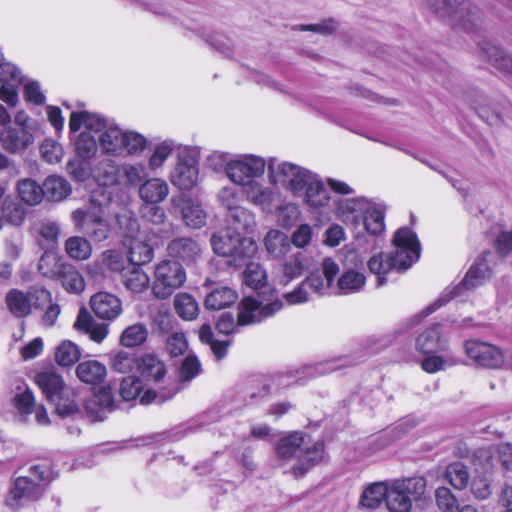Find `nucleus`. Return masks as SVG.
<instances>
[{
    "label": "nucleus",
    "instance_id": "44",
    "mask_svg": "<svg viewBox=\"0 0 512 512\" xmlns=\"http://www.w3.org/2000/svg\"><path fill=\"white\" fill-rule=\"evenodd\" d=\"M65 251L74 260H87L92 253L90 242L81 236H71L65 241Z\"/></svg>",
    "mask_w": 512,
    "mask_h": 512
},
{
    "label": "nucleus",
    "instance_id": "23",
    "mask_svg": "<svg viewBox=\"0 0 512 512\" xmlns=\"http://www.w3.org/2000/svg\"><path fill=\"white\" fill-rule=\"evenodd\" d=\"M232 250L227 263L229 266L240 268L251 262V259L257 254L258 246L253 238L239 235Z\"/></svg>",
    "mask_w": 512,
    "mask_h": 512
},
{
    "label": "nucleus",
    "instance_id": "32",
    "mask_svg": "<svg viewBox=\"0 0 512 512\" xmlns=\"http://www.w3.org/2000/svg\"><path fill=\"white\" fill-rule=\"evenodd\" d=\"M76 375L84 383L100 384L106 377V367L97 360L82 361L76 367Z\"/></svg>",
    "mask_w": 512,
    "mask_h": 512
},
{
    "label": "nucleus",
    "instance_id": "16",
    "mask_svg": "<svg viewBox=\"0 0 512 512\" xmlns=\"http://www.w3.org/2000/svg\"><path fill=\"white\" fill-rule=\"evenodd\" d=\"M202 252V245L192 237H177L167 245L168 255L186 265L196 263L201 258Z\"/></svg>",
    "mask_w": 512,
    "mask_h": 512
},
{
    "label": "nucleus",
    "instance_id": "39",
    "mask_svg": "<svg viewBox=\"0 0 512 512\" xmlns=\"http://www.w3.org/2000/svg\"><path fill=\"white\" fill-rule=\"evenodd\" d=\"M174 309L177 315L186 321H191L199 315V305L196 299L188 293H178L174 297Z\"/></svg>",
    "mask_w": 512,
    "mask_h": 512
},
{
    "label": "nucleus",
    "instance_id": "50",
    "mask_svg": "<svg viewBox=\"0 0 512 512\" xmlns=\"http://www.w3.org/2000/svg\"><path fill=\"white\" fill-rule=\"evenodd\" d=\"M407 494L411 501H417L422 498L426 491V479L423 477H411L395 481Z\"/></svg>",
    "mask_w": 512,
    "mask_h": 512
},
{
    "label": "nucleus",
    "instance_id": "56",
    "mask_svg": "<svg viewBox=\"0 0 512 512\" xmlns=\"http://www.w3.org/2000/svg\"><path fill=\"white\" fill-rule=\"evenodd\" d=\"M361 220L366 231L372 235H378L384 230V214L379 209L370 207Z\"/></svg>",
    "mask_w": 512,
    "mask_h": 512
},
{
    "label": "nucleus",
    "instance_id": "27",
    "mask_svg": "<svg viewBox=\"0 0 512 512\" xmlns=\"http://www.w3.org/2000/svg\"><path fill=\"white\" fill-rule=\"evenodd\" d=\"M237 298L238 294L234 289L216 285L207 294L204 305L208 310H220L234 304Z\"/></svg>",
    "mask_w": 512,
    "mask_h": 512
},
{
    "label": "nucleus",
    "instance_id": "22",
    "mask_svg": "<svg viewBox=\"0 0 512 512\" xmlns=\"http://www.w3.org/2000/svg\"><path fill=\"white\" fill-rule=\"evenodd\" d=\"M482 57L505 76L512 77V53L492 43L481 46Z\"/></svg>",
    "mask_w": 512,
    "mask_h": 512
},
{
    "label": "nucleus",
    "instance_id": "19",
    "mask_svg": "<svg viewBox=\"0 0 512 512\" xmlns=\"http://www.w3.org/2000/svg\"><path fill=\"white\" fill-rule=\"evenodd\" d=\"M91 309L96 316L105 320H113L122 312L119 298L108 292H99L90 299Z\"/></svg>",
    "mask_w": 512,
    "mask_h": 512
},
{
    "label": "nucleus",
    "instance_id": "62",
    "mask_svg": "<svg viewBox=\"0 0 512 512\" xmlns=\"http://www.w3.org/2000/svg\"><path fill=\"white\" fill-rule=\"evenodd\" d=\"M146 145L147 140L141 134L124 131L123 151L131 155L138 154L146 148Z\"/></svg>",
    "mask_w": 512,
    "mask_h": 512
},
{
    "label": "nucleus",
    "instance_id": "11",
    "mask_svg": "<svg viewBox=\"0 0 512 512\" xmlns=\"http://www.w3.org/2000/svg\"><path fill=\"white\" fill-rule=\"evenodd\" d=\"M494 254L492 252H484L482 256L470 267L465 277L451 291V298L461 294L462 290H472L482 285L488 279L494 267Z\"/></svg>",
    "mask_w": 512,
    "mask_h": 512
},
{
    "label": "nucleus",
    "instance_id": "33",
    "mask_svg": "<svg viewBox=\"0 0 512 512\" xmlns=\"http://www.w3.org/2000/svg\"><path fill=\"white\" fill-rule=\"evenodd\" d=\"M366 277L363 273L353 269L345 271L335 284V294L348 295L357 293L364 287Z\"/></svg>",
    "mask_w": 512,
    "mask_h": 512
},
{
    "label": "nucleus",
    "instance_id": "5",
    "mask_svg": "<svg viewBox=\"0 0 512 512\" xmlns=\"http://www.w3.org/2000/svg\"><path fill=\"white\" fill-rule=\"evenodd\" d=\"M425 4L438 18L468 32L483 22L480 9L470 0H425Z\"/></svg>",
    "mask_w": 512,
    "mask_h": 512
},
{
    "label": "nucleus",
    "instance_id": "59",
    "mask_svg": "<svg viewBox=\"0 0 512 512\" xmlns=\"http://www.w3.org/2000/svg\"><path fill=\"white\" fill-rule=\"evenodd\" d=\"M0 82L2 85L18 86L22 82L19 69L14 64L1 60Z\"/></svg>",
    "mask_w": 512,
    "mask_h": 512
},
{
    "label": "nucleus",
    "instance_id": "42",
    "mask_svg": "<svg viewBox=\"0 0 512 512\" xmlns=\"http://www.w3.org/2000/svg\"><path fill=\"white\" fill-rule=\"evenodd\" d=\"M386 506L390 512H409L412 508V501L395 481L389 487Z\"/></svg>",
    "mask_w": 512,
    "mask_h": 512
},
{
    "label": "nucleus",
    "instance_id": "58",
    "mask_svg": "<svg viewBox=\"0 0 512 512\" xmlns=\"http://www.w3.org/2000/svg\"><path fill=\"white\" fill-rule=\"evenodd\" d=\"M122 174L130 185H141L147 180L148 172L144 164H124L121 168Z\"/></svg>",
    "mask_w": 512,
    "mask_h": 512
},
{
    "label": "nucleus",
    "instance_id": "24",
    "mask_svg": "<svg viewBox=\"0 0 512 512\" xmlns=\"http://www.w3.org/2000/svg\"><path fill=\"white\" fill-rule=\"evenodd\" d=\"M416 347L427 355L445 350L447 340L441 335L440 325H434L423 331L416 340Z\"/></svg>",
    "mask_w": 512,
    "mask_h": 512
},
{
    "label": "nucleus",
    "instance_id": "1",
    "mask_svg": "<svg viewBox=\"0 0 512 512\" xmlns=\"http://www.w3.org/2000/svg\"><path fill=\"white\" fill-rule=\"evenodd\" d=\"M395 250L392 253L373 255L367 265L371 273L377 275V286L386 283L385 275L392 271H405L420 257V243L416 234L407 227L396 231L393 237Z\"/></svg>",
    "mask_w": 512,
    "mask_h": 512
},
{
    "label": "nucleus",
    "instance_id": "10",
    "mask_svg": "<svg viewBox=\"0 0 512 512\" xmlns=\"http://www.w3.org/2000/svg\"><path fill=\"white\" fill-rule=\"evenodd\" d=\"M266 163L263 158L247 155L230 161L228 178L237 185L247 184L260 178L265 171Z\"/></svg>",
    "mask_w": 512,
    "mask_h": 512
},
{
    "label": "nucleus",
    "instance_id": "53",
    "mask_svg": "<svg viewBox=\"0 0 512 512\" xmlns=\"http://www.w3.org/2000/svg\"><path fill=\"white\" fill-rule=\"evenodd\" d=\"M245 266L243 278L246 285L256 289L266 284L267 274L259 263L251 261Z\"/></svg>",
    "mask_w": 512,
    "mask_h": 512
},
{
    "label": "nucleus",
    "instance_id": "40",
    "mask_svg": "<svg viewBox=\"0 0 512 512\" xmlns=\"http://www.w3.org/2000/svg\"><path fill=\"white\" fill-rule=\"evenodd\" d=\"M370 203L364 197L347 199L340 204L339 210L346 221L357 224L370 208Z\"/></svg>",
    "mask_w": 512,
    "mask_h": 512
},
{
    "label": "nucleus",
    "instance_id": "9",
    "mask_svg": "<svg viewBox=\"0 0 512 512\" xmlns=\"http://www.w3.org/2000/svg\"><path fill=\"white\" fill-rule=\"evenodd\" d=\"M52 301L50 291L43 287H31L27 292L18 289L10 290L5 296L8 311L17 318H25L32 309H44Z\"/></svg>",
    "mask_w": 512,
    "mask_h": 512
},
{
    "label": "nucleus",
    "instance_id": "52",
    "mask_svg": "<svg viewBox=\"0 0 512 512\" xmlns=\"http://www.w3.org/2000/svg\"><path fill=\"white\" fill-rule=\"evenodd\" d=\"M61 279L63 287L72 293H80L84 289V280L82 275L71 265H66L58 276Z\"/></svg>",
    "mask_w": 512,
    "mask_h": 512
},
{
    "label": "nucleus",
    "instance_id": "18",
    "mask_svg": "<svg viewBox=\"0 0 512 512\" xmlns=\"http://www.w3.org/2000/svg\"><path fill=\"white\" fill-rule=\"evenodd\" d=\"M123 244L127 248L130 264L145 265L152 261L154 249L140 233L137 235H126Z\"/></svg>",
    "mask_w": 512,
    "mask_h": 512
},
{
    "label": "nucleus",
    "instance_id": "12",
    "mask_svg": "<svg viewBox=\"0 0 512 512\" xmlns=\"http://www.w3.org/2000/svg\"><path fill=\"white\" fill-rule=\"evenodd\" d=\"M465 352L471 360L484 368L499 369L505 363L503 352L487 342L469 340L465 343Z\"/></svg>",
    "mask_w": 512,
    "mask_h": 512
},
{
    "label": "nucleus",
    "instance_id": "36",
    "mask_svg": "<svg viewBox=\"0 0 512 512\" xmlns=\"http://www.w3.org/2000/svg\"><path fill=\"white\" fill-rule=\"evenodd\" d=\"M44 197L52 201H61L71 194L69 182L57 175L48 176L43 183Z\"/></svg>",
    "mask_w": 512,
    "mask_h": 512
},
{
    "label": "nucleus",
    "instance_id": "61",
    "mask_svg": "<svg viewBox=\"0 0 512 512\" xmlns=\"http://www.w3.org/2000/svg\"><path fill=\"white\" fill-rule=\"evenodd\" d=\"M270 393V386L267 379L263 377H253L249 380L246 387V395L251 401H256L267 396Z\"/></svg>",
    "mask_w": 512,
    "mask_h": 512
},
{
    "label": "nucleus",
    "instance_id": "15",
    "mask_svg": "<svg viewBox=\"0 0 512 512\" xmlns=\"http://www.w3.org/2000/svg\"><path fill=\"white\" fill-rule=\"evenodd\" d=\"M339 273L338 264L331 258L322 261V274L313 272L305 279V285L318 295L335 294L334 278Z\"/></svg>",
    "mask_w": 512,
    "mask_h": 512
},
{
    "label": "nucleus",
    "instance_id": "34",
    "mask_svg": "<svg viewBox=\"0 0 512 512\" xmlns=\"http://www.w3.org/2000/svg\"><path fill=\"white\" fill-rule=\"evenodd\" d=\"M124 131L117 126H109L99 136V146L106 154L119 155L123 152Z\"/></svg>",
    "mask_w": 512,
    "mask_h": 512
},
{
    "label": "nucleus",
    "instance_id": "8",
    "mask_svg": "<svg viewBox=\"0 0 512 512\" xmlns=\"http://www.w3.org/2000/svg\"><path fill=\"white\" fill-rule=\"evenodd\" d=\"M268 175L272 184L281 185L297 195L304 190L314 174L299 165L290 162L276 163L275 159H270Z\"/></svg>",
    "mask_w": 512,
    "mask_h": 512
},
{
    "label": "nucleus",
    "instance_id": "48",
    "mask_svg": "<svg viewBox=\"0 0 512 512\" xmlns=\"http://www.w3.org/2000/svg\"><path fill=\"white\" fill-rule=\"evenodd\" d=\"M228 216L235 229L253 233L257 226L255 215L246 208L234 209Z\"/></svg>",
    "mask_w": 512,
    "mask_h": 512
},
{
    "label": "nucleus",
    "instance_id": "45",
    "mask_svg": "<svg viewBox=\"0 0 512 512\" xmlns=\"http://www.w3.org/2000/svg\"><path fill=\"white\" fill-rule=\"evenodd\" d=\"M445 478L455 489L463 490L469 484V469L462 462H454L447 466Z\"/></svg>",
    "mask_w": 512,
    "mask_h": 512
},
{
    "label": "nucleus",
    "instance_id": "17",
    "mask_svg": "<svg viewBox=\"0 0 512 512\" xmlns=\"http://www.w3.org/2000/svg\"><path fill=\"white\" fill-rule=\"evenodd\" d=\"M34 142V137L26 128L6 127L0 133L2 148L10 153L17 154Z\"/></svg>",
    "mask_w": 512,
    "mask_h": 512
},
{
    "label": "nucleus",
    "instance_id": "13",
    "mask_svg": "<svg viewBox=\"0 0 512 512\" xmlns=\"http://www.w3.org/2000/svg\"><path fill=\"white\" fill-rule=\"evenodd\" d=\"M173 208L181 213L184 224L191 229H201L207 223L208 214L202 204L191 197L173 196L170 200Z\"/></svg>",
    "mask_w": 512,
    "mask_h": 512
},
{
    "label": "nucleus",
    "instance_id": "47",
    "mask_svg": "<svg viewBox=\"0 0 512 512\" xmlns=\"http://www.w3.org/2000/svg\"><path fill=\"white\" fill-rule=\"evenodd\" d=\"M239 234H232L228 231L213 234L211 237V245L213 251L219 256L228 258L233 252L234 244Z\"/></svg>",
    "mask_w": 512,
    "mask_h": 512
},
{
    "label": "nucleus",
    "instance_id": "63",
    "mask_svg": "<svg viewBox=\"0 0 512 512\" xmlns=\"http://www.w3.org/2000/svg\"><path fill=\"white\" fill-rule=\"evenodd\" d=\"M158 203H145L140 209L141 217L153 226L161 224L166 220V214Z\"/></svg>",
    "mask_w": 512,
    "mask_h": 512
},
{
    "label": "nucleus",
    "instance_id": "55",
    "mask_svg": "<svg viewBox=\"0 0 512 512\" xmlns=\"http://www.w3.org/2000/svg\"><path fill=\"white\" fill-rule=\"evenodd\" d=\"M76 151L80 158L90 159L97 152V141L89 132H82L79 134L76 143Z\"/></svg>",
    "mask_w": 512,
    "mask_h": 512
},
{
    "label": "nucleus",
    "instance_id": "49",
    "mask_svg": "<svg viewBox=\"0 0 512 512\" xmlns=\"http://www.w3.org/2000/svg\"><path fill=\"white\" fill-rule=\"evenodd\" d=\"M81 356L79 347L73 342L63 341L56 349L55 359L61 366H71L76 363Z\"/></svg>",
    "mask_w": 512,
    "mask_h": 512
},
{
    "label": "nucleus",
    "instance_id": "43",
    "mask_svg": "<svg viewBox=\"0 0 512 512\" xmlns=\"http://www.w3.org/2000/svg\"><path fill=\"white\" fill-rule=\"evenodd\" d=\"M65 267L61 258L51 251L44 252L38 262L39 272L50 279L58 278Z\"/></svg>",
    "mask_w": 512,
    "mask_h": 512
},
{
    "label": "nucleus",
    "instance_id": "64",
    "mask_svg": "<svg viewBox=\"0 0 512 512\" xmlns=\"http://www.w3.org/2000/svg\"><path fill=\"white\" fill-rule=\"evenodd\" d=\"M111 365L119 373H128L137 366V359L129 352L119 351L113 356Z\"/></svg>",
    "mask_w": 512,
    "mask_h": 512
},
{
    "label": "nucleus",
    "instance_id": "46",
    "mask_svg": "<svg viewBox=\"0 0 512 512\" xmlns=\"http://www.w3.org/2000/svg\"><path fill=\"white\" fill-rule=\"evenodd\" d=\"M148 338V329L142 323H136L123 330L120 343L127 348H133L145 343Z\"/></svg>",
    "mask_w": 512,
    "mask_h": 512
},
{
    "label": "nucleus",
    "instance_id": "26",
    "mask_svg": "<svg viewBox=\"0 0 512 512\" xmlns=\"http://www.w3.org/2000/svg\"><path fill=\"white\" fill-rule=\"evenodd\" d=\"M35 380L49 401H54L56 396L64 393L65 384L63 378L53 370L38 373Z\"/></svg>",
    "mask_w": 512,
    "mask_h": 512
},
{
    "label": "nucleus",
    "instance_id": "29",
    "mask_svg": "<svg viewBox=\"0 0 512 512\" xmlns=\"http://www.w3.org/2000/svg\"><path fill=\"white\" fill-rule=\"evenodd\" d=\"M138 192L145 203H160L168 196L169 186L162 179L151 178L140 185Z\"/></svg>",
    "mask_w": 512,
    "mask_h": 512
},
{
    "label": "nucleus",
    "instance_id": "51",
    "mask_svg": "<svg viewBox=\"0 0 512 512\" xmlns=\"http://www.w3.org/2000/svg\"><path fill=\"white\" fill-rule=\"evenodd\" d=\"M96 264L101 269H106L112 272H124L125 260L123 255L116 250H106L101 253L96 260Z\"/></svg>",
    "mask_w": 512,
    "mask_h": 512
},
{
    "label": "nucleus",
    "instance_id": "4",
    "mask_svg": "<svg viewBox=\"0 0 512 512\" xmlns=\"http://www.w3.org/2000/svg\"><path fill=\"white\" fill-rule=\"evenodd\" d=\"M52 473L48 466L37 464L28 469V475L17 477L8 493L6 504L18 509L26 501H38L47 485L52 481Z\"/></svg>",
    "mask_w": 512,
    "mask_h": 512
},
{
    "label": "nucleus",
    "instance_id": "20",
    "mask_svg": "<svg viewBox=\"0 0 512 512\" xmlns=\"http://www.w3.org/2000/svg\"><path fill=\"white\" fill-rule=\"evenodd\" d=\"M137 370L146 382L155 384L162 382L167 374L164 361L154 353H146L139 357Z\"/></svg>",
    "mask_w": 512,
    "mask_h": 512
},
{
    "label": "nucleus",
    "instance_id": "37",
    "mask_svg": "<svg viewBox=\"0 0 512 512\" xmlns=\"http://www.w3.org/2000/svg\"><path fill=\"white\" fill-rule=\"evenodd\" d=\"M264 246L268 254L275 258L286 255L291 248L289 237L279 230H270L266 234Z\"/></svg>",
    "mask_w": 512,
    "mask_h": 512
},
{
    "label": "nucleus",
    "instance_id": "35",
    "mask_svg": "<svg viewBox=\"0 0 512 512\" xmlns=\"http://www.w3.org/2000/svg\"><path fill=\"white\" fill-rule=\"evenodd\" d=\"M20 199L30 206H36L41 203L44 198L43 185L31 178H22L17 182L16 186Z\"/></svg>",
    "mask_w": 512,
    "mask_h": 512
},
{
    "label": "nucleus",
    "instance_id": "2",
    "mask_svg": "<svg viewBox=\"0 0 512 512\" xmlns=\"http://www.w3.org/2000/svg\"><path fill=\"white\" fill-rule=\"evenodd\" d=\"M324 444L322 441H312L300 431H294L279 439L276 445V455L284 463L293 461L291 473L301 477L311 468L319 464L323 458Z\"/></svg>",
    "mask_w": 512,
    "mask_h": 512
},
{
    "label": "nucleus",
    "instance_id": "21",
    "mask_svg": "<svg viewBox=\"0 0 512 512\" xmlns=\"http://www.w3.org/2000/svg\"><path fill=\"white\" fill-rule=\"evenodd\" d=\"M311 265L312 258L305 251H297L291 254L281 264L282 275L280 277V283L283 285L288 284L310 269Z\"/></svg>",
    "mask_w": 512,
    "mask_h": 512
},
{
    "label": "nucleus",
    "instance_id": "57",
    "mask_svg": "<svg viewBox=\"0 0 512 512\" xmlns=\"http://www.w3.org/2000/svg\"><path fill=\"white\" fill-rule=\"evenodd\" d=\"M438 508L442 512H458V501L447 487H439L435 492Z\"/></svg>",
    "mask_w": 512,
    "mask_h": 512
},
{
    "label": "nucleus",
    "instance_id": "54",
    "mask_svg": "<svg viewBox=\"0 0 512 512\" xmlns=\"http://www.w3.org/2000/svg\"><path fill=\"white\" fill-rule=\"evenodd\" d=\"M199 338L201 342L210 346L211 351L218 359H221L225 356L229 342L214 340L213 332L209 324H204L201 326L199 330Z\"/></svg>",
    "mask_w": 512,
    "mask_h": 512
},
{
    "label": "nucleus",
    "instance_id": "60",
    "mask_svg": "<svg viewBox=\"0 0 512 512\" xmlns=\"http://www.w3.org/2000/svg\"><path fill=\"white\" fill-rule=\"evenodd\" d=\"M143 389L140 378L129 376L122 380L120 384V395L125 401H131L137 398Z\"/></svg>",
    "mask_w": 512,
    "mask_h": 512
},
{
    "label": "nucleus",
    "instance_id": "14",
    "mask_svg": "<svg viewBox=\"0 0 512 512\" xmlns=\"http://www.w3.org/2000/svg\"><path fill=\"white\" fill-rule=\"evenodd\" d=\"M198 181L196 157L186 151L178 155V162L171 174V182L181 190L192 189Z\"/></svg>",
    "mask_w": 512,
    "mask_h": 512
},
{
    "label": "nucleus",
    "instance_id": "38",
    "mask_svg": "<svg viewBox=\"0 0 512 512\" xmlns=\"http://www.w3.org/2000/svg\"><path fill=\"white\" fill-rule=\"evenodd\" d=\"M140 266L141 265L130 264L123 272L125 287L135 293L143 292L150 283L149 276Z\"/></svg>",
    "mask_w": 512,
    "mask_h": 512
},
{
    "label": "nucleus",
    "instance_id": "6",
    "mask_svg": "<svg viewBox=\"0 0 512 512\" xmlns=\"http://www.w3.org/2000/svg\"><path fill=\"white\" fill-rule=\"evenodd\" d=\"M283 307L280 300H275L269 304L263 305L252 297L244 298L239 305V314L237 323L230 313H223L216 324L219 333L228 335L236 329L238 325H249L260 322L262 319L273 316Z\"/></svg>",
    "mask_w": 512,
    "mask_h": 512
},
{
    "label": "nucleus",
    "instance_id": "28",
    "mask_svg": "<svg viewBox=\"0 0 512 512\" xmlns=\"http://www.w3.org/2000/svg\"><path fill=\"white\" fill-rule=\"evenodd\" d=\"M74 327L77 330L89 334L90 339L98 343H100L108 334V326L103 323L95 322L92 316L84 308L79 311Z\"/></svg>",
    "mask_w": 512,
    "mask_h": 512
},
{
    "label": "nucleus",
    "instance_id": "25",
    "mask_svg": "<svg viewBox=\"0 0 512 512\" xmlns=\"http://www.w3.org/2000/svg\"><path fill=\"white\" fill-rule=\"evenodd\" d=\"M81 126L86 129L85 132H89L90 134L91 132H103L109 127L105 119L98 114L89 113L87 111L72 112L69 121L70 130L76 132Z\"/></svg>",
    "mask_w": 512,
    "mask_h": 512
},
{
    "label": "nucleus",
    "instance_id": "41",
    "mask_svg": "<svg viewBox=\"0 0 512 512\" xmlns=\"http://www.w3.org/2000/svg\"><path fill=\"white\" fill-rule=\"evenodd\" d=\"M389 487L384 482L369 485L362 493L361 504L368 509L378 508L387 498Z\"/></svg>",
    "mask_w": 512,
    "mask_h": 512
},
{
    "label": "nucleus",
    "instance_id": "3",
    "mask_svg": "<svg viewBox=\"0 0 512 512\" xmlns=\"http://www.w3.org/2000/svg\"><path fill=\"white\" fill-rule=\"evenodd\" d=\"M110 202V196L102 191L91 194L89 204L75 209L71 213L74 227L94 241H104L108 238L110 228L105 217V208Z\"/></svg>",
    "mask_w": 512,
    "mask_h": 512
},
{
    "label": "nucleus",
    "instance_id": "30",
    "mask_svg": "<svg viewBox=\"0 0 512 512\" xmlns=\"http://www.w3.org/2000/svg\"><path fill=\"white\" fill-rule=\"evenodd\" d=\"M244 187V193L247 199L263 209L270 208L273 199L274 192L271 188L263 185L257 179L242 185Z\"/></svg>",
    "mask_w": 512,
    "mask_h": 512
},
{
    "label": "nucleus",
    "instance_id": "31",
    "mask_svg": "<svg viewBox=\"0 0 512 512\" xmlns=\"http://www.w3.org/2000/svg\"><path fill=\"white\" fill-rule=\"evenodd\" d=\"M304 189V201L309 207L317 209L328 204L329 192L317 175L312 176Z\"/></svg>",
    "mask_w": 512,
    "mask_h": 512
},
{
    "label": "nucleus",
    "instance_id": "7",
    "mask_svg": "<svg viewBox=\"0 0 512 512\" xmlns=\"http://www.w3.org/2000/svg\"><path fill=\"white\" fill-rule=\"evenodd\" d=\"M186 271L182 264L175 260H162L154 270L152 293L155 298L164 300L186 282Z\"/></svg>",
    "mask_w": 512,
    "mask_h": 512
}]
</instances>
